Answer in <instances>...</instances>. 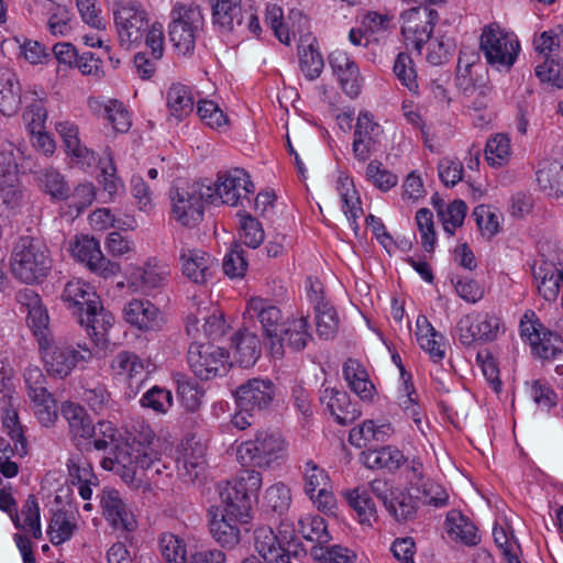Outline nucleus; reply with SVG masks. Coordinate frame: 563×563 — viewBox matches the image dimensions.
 Wrapping results in <instances>:
<instances>
[{"label":"nucleus","mask_w":563,"mask_h":563,"mask_svg":"<svg viewBox=\"0 0 563 563\" xmlns=\"http://www.w3.org/2000/svg\"><path fill=\"white\" fill-rule=\"evenodd\" d=\"M158 443L151 427L141 423L124 442L114 446L110 456L102 459L101 466L118 474L131 487L140 488L143 478L139 471L161 473Z\"/></svg>","instance_id":"nucleus-1"},{"label":"nucleus","mask_w":563,"mask_h":563,"mask_svg":"<svg viewBox=\"0 0 563 563\" xmlns=\"http://www.w3.org/2000/svg\"><path fill=\"white\" fill-rule=\"evenodd\" d=\"M52 261L44 243L32 236H21L12 251L13 275L26 284L40 282L51 271Z\"/></svg>","instance_id":"nucleus-2"},{"label":"nucleus","mask_w":563,"mask_h":563,"mask_svg":"<svg viewBox=\"0 0 563 563\" xmlns=\"http://www.w3.org/2000/svg\"><path fill=\"white\" fill-rule=\"evenodd\" d=\"M168 24L169 41L178 55H191L196 40L205 25V16L199 5L177 2L174 4Z\"/></svg>","instance_id":"nucleus-3"},{"label":"nucleus","mask_w":563,"mask_h":563,"mask_svg":"<svg viewBox=\"0 0 563 563\" xmlns=\"http://www.w3.org/2000/svg\"><path fill=\"white\" fill-rule=\"evenodd\" d=\"M169 198L173 219L194 228L202 221L205 202L213 198V191L200 181L178 183L170 189Z\"/></svg>","instance_id":"nucleus-4"},{"label":"nucleus","mask_w":563,"mask_h":563,"mask_svg":"<svg viewBox=\"0 0 563 563\" xmlns=\"http://www.w3.org/2000/svg\"><path fill=\"white\" fill-rule=\"evenodd\" d=\"M254 547L266 563H291L305 551L291 525L282 522L278 533L271 527H258L254 531Z\"/></svg>","instance_id":"nucleus-5"},{"label":"nucleus","mask_w":563,"mask_h":563,"mask_svg":"<svg viewBox=\"0 0 563 563\" xmlns=\"http://www.w3.org/2000/svg\"><path fill=\"white\" fill-rule=\"evenodd\" d=\"M286 451V442L280 434L262 430L238 446L236 456L242 465L272 470L280 465Z\"/></svg>","instance_id":"nucleus-6"},{"label":"nucleus","mask_w":563,"mask_h":563,"mask_svg":"<svg viewBox=\"0 0 563 563\" xmlns=\"http://www.w3.org/2000/svg\"><path fill=\"white\" fill-rule=\"evenodd\" d=\"M38 347L46 372L59 378L68 376L79 364L89 362L98 354L95 347L89 349L80 344L74 346L66 342H56L54 339Z\"/></svg>","instance_id":"nucleus-7"},{"label":"nucleus","mask_w":563,"mask_h":563,"mask_svg":"<svg viewBox=\"0 0 563 563\" xmlns=\"http://www.w3.org/2000/svg\"><path fill=\"white\" fill-rule=\"evenodd\" d=\"M118 40L130 49L140 45L148 31L150 20L144 7L136 1H118L113 7Z\"/></svg>","instance_id":"nucleus-8"},{"label":"nucleus","mask_w":563,"mask_h":563,"mask_svg":"<svg viewBox=\"0 0 563 563\" xmlns=\"http://www.w3.org/2000/svg\"><path fill=\"white\" fill-rule=\"evenodd\" d=\"M519 329L521 338L528 341L533 356L542 361H554L563 354L562 336L544 327L533 311L525 312Z\"/></svg>","instance_id":"nucleus-9"},{"label":"nucleus","mask_w":563,"mask_h":563,"mask_svg":"<svg viewBox=\"0 0 563 563\" xmlns=\"http://www.w3.org/2000/svg\"><path fill=\"white\" fill-rule=\"evenodd\" d=\"M246 313L261 323L265 344L272 356L282 358L284 356L282 331L286 322L280 309L269 299L253 297L247 302Z\"/></svg>","instance_id":"nucleus-10"},{"label":"nucleus","mask_w":563,"mask_h":563,"mask_svg":"<svg viewBox=\"0 0 563 563\" xmlns=\"http://www.w3.org/2000/svg\"><path fill=\"white\" fill-rule=\"evenodd\" d=\"M519 48L516 37L500 30L499 26L492 24L483 30L481 49L488 64L509 68L514 65Z\"/></svg>","instance_id":"nucleus-11"},{"label":"nucleus","mask_w":563,"mask_h":563,"mask_svg":"<svg viewBox=\"0 0 563 563\" xmlns=\"http://www.w3.org/2000/svg\"><path fill=\"white\" fill-rule=\"evenodd\" d=\"M228 357V352L219 346L194 342L188 347L187 362L197 377L208 380L225 372Z\"/></svg>","instance_id":"nucleus-12"},{"label":"nucleus","mask_w":563,"mask_h":563,"mask_svg":"<svg viewBox=\"0 0 563 563\" xmlns=\"http://www.w3.org/2000/svg\"><path fill=\"white\" fill-rule=\"evenodd\" d=\"M438 18V12L428 7H417L405 11L401 14V33L406 44L411 45L420 53L422 45L430 40Z\"/></svg>","instance_id":"nucleus-13"},{"label":"nucleus","mask_w":563,"mask_h":563,"mask_svg":"<svg viewBox=\"0 0 563 563\" xmlns=\"http://www.w3.org/2000/svg\"><path fill=\"white\" fill-rule=\"evenodd\" d=\"M233 395L236 406L242 411L261 412L273 404L276 387L271 379L251 378L241 384Z\"/></svg>","instance_id":"nucleus-14"},{"label":"nucleus","mask_w":563,"mask_h":563,"mask_svg":"<svg viewBox=\"0 0 563 563\" xmlns=\"http://www.w3.org/2000/svg\"><path fill=\"white\" fill-rule=\"evenodd\" d=\"M212 202L219 199L221 203L238 206L240 201L254 191V184L249 174L242 168H231L219 172L214 184Z\"/></svg>","instance_id":"nucleus-15"},{"label":"nucleus","mask_w":563,"mask_h":563,"mask_svg":"<svg viewBox=\"0 0 563 563\" xmlns=\"http://www.w3.org/2000/svg\"><path fill=\"white\" fill-rule=\"evenodd\" d=\"M71 255L93 273L108 278L120 272V265L108 260L100 250L99 241L88 235L77 236L70 244Z\"/></svg>","instance_id":"nucleus-16"},{"label":"nucleus","mask_w":563,"mask_h":563,"mask_svg":"<svg viewBox=\"0 0 563 563\" xmlns=\"http://www.w3.org/2000/svg\"><path fill=\"white\" fill-rule=\"evenodd\" d=\"M500 321L487 312H473L462 317L457 323L460 342L470 346L475 342L493 341L497 338Z\"/></svg>","instance_id":"nucleus-17"},{"label":"nucleus","mask_w":563,"mask_h":563,"mask_svg":"<svg viewBox=\"0 0 563 563\" xmlns=\"http://www.w3.org/2000/svg\"><path fill=\"white\" fill-rule=\"evenodd\" d=\"M16 300L26 311V324L35 336L38 346L46 345L53 339V334L49 328L48 312L40 295L33 289L24 288L16 294Z\"/></svg>","instance_id":"nucleus-18"},{"label":"nucleus","mask_w":563,"mask_h":563,"mask_svg":"<svg viewBox=\"0 0 563 563\" xmlns=\"http://www.w3.org/2000/svg\"><path fill=\"white\" fill-rule=\"evenodd\" d=\"M383 135L384 130L373 120V115L368 112H361L353 133L352 151L354 157L358 162L365 163L379 150Z\"/></svg>","instance_id":"nucleus-19"},{"label":"nucleus","mask_w":563,"mask_h":563,"mask_svg":"<svg viewBox=\"0 0 563 563\" xmlns=\"http://www.w3.org/2000/svg\"><path fill=\"white\" fill-rule=\"evenodd\" d=\"M194 305L196 310L187 318L188 334L195 335L199 331L198 323L201 320H203V332L208 338L217 339L225 334L228 327L220 309L213 307L208 300H198L197 297H194Z\"/></svg>","instance_id":"nucleus-20"},{"label":"nucleus","mask_w":563,"mask_h":563,"mask_svg":"<svg viewBox=\"0 0 563 563\" xmlns=\"http://www.w3.org/2000/svg\"><path fill=\"white\" fill-rule=\"evenodd\" d=\"M123 318L131 327L143 331H158L165 323L162 311L148 299L133 298L123 307Z\"/></svg>","instance_id":"nucleus-21"},{"label":"nucleus","mask_w":563,"mask_h":563,"mask_svg":"<svg viewBox=\"0 0 563 563\" xmlns=\"http://www.w3.org/2000/svg\"><path fill=\"white\" fill-rule=\"evenodd\" d=\"M179 260L183 275L198 285L207 284L218 266L216 258L207 252L185 245L180 249Z\"/></svg>","instance_id":"nucleus-22"},{"label":"nucleus","mask_w":563,"mask_h":563,"mask_svg":"<svg viewBox=\"0 0 563 563\" xmlns=\"http://www.w3.org/2000/svg\"><path fill=\"white\" fill-rule=\"evenodd\" d=\"M209 529L213 539L222 547L233 548L240 541V530L238 522H247V519L236 518L229 515L227 510L220 507L210 508Z\"/></svg>","instance_id":"nucleus-23"},{"label":"nucleus","mask_w":563,"mask_h":563,"mask_svg":"<svg viewBox=\"0 0 563 563\" xmlns=\"http://www.w3.org/2000/svg\"><path fill=\"white\" fill-rule=\"evenodd\" d=\"M100 504L103 515L114 528H121L126 531H133L136 528L134 515L122 500L118 490L112 488L103 489Z\"/></svg>","instance_id":"nucleus-24"},{"label":"nucleus","mask_w":563,"mask_h":563,"mask_svg":"<svg viewBox=\"0 0 563 563\" xmlns=\"http://www.w3.org/2000/svg\"><path fill=\"white\" fill-rule=\"evenodd\" d=\"M320 401L334 420L342 426L352 423L361 416L356 405L351 402L350 397L343 390L324 388L321 391Z\"/></svg>","instance_id":"nucleus-25"},{"label":"nucleus","mask_w":563,"mask_h":563,"mask_svg":"<svg viewBox=\"0 0 563 563\" xmlns=\"http://www.w3.org/2000/svg\"><path fill=\"white\" fill-rule=\"evenodd\" d=\"M62 299L76 316L85 310L95 311L99 307V297L93 287L81 279L68 282L65 285Z\"/></svg>","instance_id":"nucleus-26"},{"label":"nucleus","mask_w":563,"mask_h":563,"mask_svg":"<svg viewBox=\"0 0 563 563\" xmlns=\"http://www.w3.org/2000/svg\"><path fill=\"white\" fill-rule=\"evenodd\" d=\"M77 318L97 349L104 347L108 344L107 334L112 327L113 316L102 308L100 300L99 307L95 311L85 310Z\"/></svg>","instance_id":"nucleus-27"},{"label":"nucleus","mask_w":563,"mask_h":563,"mask_svg":"<svg viewBox=\"0 0 563 563\" xmlns=\"http://www.w3.org/2000/svg\"><path fill=\"white\" fill-rule=\"evenodd\" d=\"M67 470L70 483L78 486L80 497L89 500L92 496L91 487L99 484L91 463L82 454H73L67 461Z\"/></svg>","instance_id":"nucleus-28"},{"label":"nucleus","mask_w":563,"mask_h":563,"mask_svg":"<svg viewBox=\"0 0 563 563\" xmlns=\"http://www.w3.org/2000/svg\"><path fill=\"white\" fill-rule=\"evenodd\" d=\"M56 131L63 140L66 153L77 165L89 167L96 162L95 153L81 144L77 125L68 121L59 122L56 124Z\"/></svg>","instance_id":"nucleus-29"},{"label":"nucleus","mask_w":563,"mask_h":563,"mask_svg":"<svg viewBox=\"0 0 563 563\" xmlns=\"http://www.w3.org/2000/svg\"><path fill=\"white\" fill-rule=\"evenodd\" d=\"M219 496L223 504L222 510L236 518L249 519L252 509V499L243 492L235 479L219 485Z\"/></svg>","instance_id":"nucleus-30"},{"label":"nucleus","mask_w":563,"mask_h":563,"mask_svg":"<svg viewBox=\"0 0 563 563\" xmlns=\"http://www.w3.org/2000/svg\"><path fill=\"white\" fill-rule=\"evenodd\" d=\"M416 327V336L420 347L430 355L434 363H440L445 356L443 335L431 325L424 316L418 317Z\"/></svg>","instance_id":"nucleus-31"},{"label":"nucleus","mask_w":563,"mask_h":563,"mask_svg":"<svg viewBox=\"0 0 563 563\" xmlns=\"http://www.w3.org/2000/svg\"><path fill=\"white\" fill-rule=\"evenodd\" d=\"M393 433L394 429L389 423L375 424L373 420H366L350 431L349 441L356 448H366L387 441Z\"/></svg>","instance_id":"nucleus-32"},{"label":"nucleus","mask_w":563,"mask_h":563,"mask_svg":"<svg viewBox=\"0 0 563 563\" xmlns=\"http://www.w3.org/2000/svg\"><path fill=\"white\" fill-rule=\"evenodd\" d=\"M316 38L311 34L301 35L298 45L300 69L309 80L317 79L323 69L322 55L316 46Z\"/></svg>","instance_id":"nucleus-33"},{"label":"nucleus","mask_w":563,"mask_h":563,"mask_svg":"<svg viewBox=\"0 0 563 563\" xmlns=\"http://www.w3.org/2000/svg\"><path fill=\"white\" fill-rule=\"evenodd\" d=\"M349 506L355 511L361 525L372 527L377 521V510L369 493L363 487H355L342 493Z\"/></svg>","instance_id":"nucleus-34"},{"label":"nucleus","mask_w":563,"mask_h":563,"mask_svg":"<svg viewBox=\"0 0 563 563\" xmlns=\"http://www.w3.org/2000/svg\"><path fill=\"white\" fill-rule=\"evenodd\" d=\"M21 87L16 75L8 68H0V112L4 115L15 113L21 103Z\"/></svg>","instance_id":"nucleus-35"},{"label":"nucleus","mask_w":563,"mask_h":563,"mask_svg":"<svg viewBox=\"0 0 563 563\" xmlns=\"http://www.w3.org/2000/svg\"><path fill=\"white\" fill-rule=\"evenodd\" d=\"M533 276L539 294L548 301L555 300L563 284V272L551 263L542 262L533 266Z\"/></svg>","instance_id":"nucleus-36"},{"label":"nucleus","mask_w":563,"mask_h":563,"mask_svg":"<svg viewBox=\"0 0 563 563\" xmlns=\"http://www.w3.org/2000/svg\"><path fill=\"white\" fill-rule=\"evenodd\" d=\"M343 376L350 388L363 400H372L375 387L360 361L347 358L343 365Z\"/></svg>","instance_id":"nucleus-37"},{"label":"nucleus","mask_w":563,"mask_h":563,"mask_svg":"<svg viewBox=\"0 0 563 563\" xmlns=\"http://www.w3.org/2000/svg\"><path fill=\"white\" fill-rule=\"evenodd\" d=\"M211 8L213 23L220 30L230 32L242 24L241 0H211Z\"/></svg>","instance_id":"nucleus-38"},{"label":"nucleus","mask_w":563,"mask_h":563,"mask_svg":"<svg viewBox=\"0 0 563 563\" xmlns=\"http://www.w3.org/2000/svg\"><path fill=\"white\" fill-rule=\"evenodd\" d=\"M62 416L67 420L70 433L75 439H90L95 434V426L80 405L70 401L64 402Z\"/></svg>","instance_id":"nucleus-39"},{"label":"nucleus","mask_w":563,"mask_h":563,"mask_svg":"<svg viewBox=\"0 0 563 563\" xmlns=\"http://www.w3.org/2000/svg\"><path fill=\"white\" fill-rule=\"evenodd\" d=\"M309 323L307 317L288 319L282 331L284 346H288L295 352L303 350L312 339L308 331Z\"/></svg>","instance_id":"nucleus-40"},{"label":"nucleus","mask_w":563,"mask_h":563,"mask_svg":"<svg viewBox=\"0 0 563 563\" xmlns=\"http://www.w3.org/2000/svg\"><path fill=\"white\" fill-rule=\"evenodd\" d=\"M445 530L452 540L461 541L466 545H474L477 543L478 537L476 533V527L467 517L457 510H451L448 514L445 519Z\"/></svg>","instance_id":"nucleus-41"},{"label":"nucleus","mask_w":563,"mask_h":563,"mask_svg":"<svg viewBox=\"0 0 563 563\" xmlns=\"http://www.w3.org/2000/svg\"><path fill=\"white\" fill-rule=\"evenodd\" d=\"M5 161L7 168H0V190L2 191L3 202L11 208L16 207L22 197L23 192L18 187V166L10 156L2 157Z\"/></svg>","instance_id":"nucleus-42"},{"label":"nucleus","mask_w":563,"mask_h":563,"mask_svg":"<svg viewBox=\"0 0 563 563\" xmlns=\"http://www.w3.org/2000/svg\"><path fill=\"white\" fill-rule=\"evenodd\" d=\"M111 369L118 377L131 383L133 379L142 380L144 374L143 361L129 351L119 352L111 361Z\"/></svg>","instance_id":"nucleus-43"},{"label":"nucleus","mask_w":563,"mask_h":563,"mask_svg":"<svg viewBox=\"0 0 563 563\" xmlns=\"http://www.w3.org/2000/svg\"><path fill=\"white\" fill-rule=\"evenodd\" d=\"M167 107L170 115L177 120L190 114L194 110V97L190 89L183 84H173L166 93Z\"/></svg>","instance_id":"nucleus-44"},{"label":"nucleus","mask_w":563,"mask_h":563,"mask_svg":"<svg viewBox=\"0 0 563 563\" xmlns=\"http://www.w3.org/2000/svg\"><path fill=\"white\" fill-rule=\"evenodd\" d=\"M11 519L15 528L32 533L33 538L42 537L40 523V506L34 495H30L22 507L21 515L15 510Z\"/></svg>","instance_id":"nucleus-45"},{"label":"nucleus","mask_w":563,"mask_h":563,"mask_svg":"<svg viewBox=\"0 0 563 563\" xmlns=\"http://www.w3.org/2000/svg\"><path fill=\"white\" fill-rule=\"evenodd\" d=\"M233 357L243 367L255 364L261 354L260 340L251 332L239 334L233 340Z\"/></svg>","instance_id":"nucleus-46"},{"label":"nucleus","mask_w":563,"mask_h":563,"mask_svg":"<svg viewBox=\"0 0 563 563\" xmlns=\"http://www.w3.org/2000/svg\"><path fill=\"white\" fill-rule=\"evenodd\" d=\"M36 179L52 198L65 200L69 197L70 187L58 169L45 167L36 173Z\"/></svg>","instance_id":"nucleus-47"},{"label":"nucleus","mask_w":563,"mask_h":563,"mask_svg":"<svg viewBox=\"0 0 563 563\" xmlns=\"http://www.w3.org/2000/svg\"><path fill=\"white\" fill-rule=\"evenodd\" d=\"M169 274L170 271L167 265L147 264L144 267L134 268L129 280L133 285H142L146 289H154L163 286Z\"/></svg>","instance_id":"nucleus-48"},{"label":"nucleus","mask_w":563,"mask_h":563,"mask_svg":"<svg viewBox=\"0 0 563 563\" xmlns=\"http://www.w3.org/2000/svg\"><path fill=\"white\" fill-rule=\"evenodd\" d=\"M34 98L32 102H30L23 114L22 119L29 134L33 132L43 131L46 128V119H47V109L45 107V92L42 90L40 93L37 91L32 92Z\"/></svg>","instance_id":"nucleus-49"},{"label":"nucleus","mask_w":563,"mask_h":563,"mask_svg":"<svg viewBox=\"0 0 563 563\" xmlns=\"http://www.w3.org/2000/svg\"><path fill=\"white\" fill-rule=\"evenodd\" d=\"M409 492L417 501L435 507L446 505L449 498L446 492L439 484L426 478L419 484H411Z\"/></svg>","instance_id":"nucleus-50"},{"label":"nucleus","mask_w":563,"mask_h":563,"mask_svg":"<svg viewBox=\"0 0 563 563\" xmlns=\"http://www.w3.org/2000/svg\"><path fill=\"white\" fill-rule=\"evenodd\" d=\"M298 523L302 538L316 542V545L328 544L332 539L324 519L320 516H305L298 520Z\"/></svg>","instance_id":"nucleus-51"},{"label":"nucleus","mask_w":563,"mask_h":563,"mask_svg":"<svg viewBox=\"0 0 563 563\" xmlns=\"http://www.w3.org/2000/svg\"><path fill=\"white\" fill-rule=\"evenodd\" d=\"M159 550L166 563H187V548L180 537L165 532L159 538Z\"/></svg>","instance_id":"nucleus-52"},{"label":"nucleus","mask_w":563,"mask_h":563,"mask_svg":"<svg viewBox=\"0 0 563 563\" xmlns=\"http://www.w3.org/2000/svg\"><path fill=\"white\" fill-rule=\"evenodd\" d=\"M510 154V140L506 134L498 133L487 140L485 157L490 166L505 165L509 161Z\"/></svg>","instance_id":"nucleus-53"},{"label":"nucleus","mask_w":563,"mask_h":563,"mask_svg":"<svg viewBox=\"0 0 563 563\" xmlns=\"http://www.w3.org/2000/svg\"><path fill=\"white\" fill-rule=\"evenodd\" d=\"M310 554L319 563H354L356 560L353 551L341 545H313Z\"/></svg>","instance_id":"nucleus-54"},{"label":"nucleus","mask_w":563,"mask_h":563,"mask_svg":"<svg viewBox=\"0 0 563 563\" xmlns=\"http://www.w3.org/2000/svg\"><path fill=\"white\" fill-rule=\"evenodd\" d=\"M437 208L444 231L450 235L454 234L455 230L463 224L467 211L466 203L463 200H454L449 206L437 205Z\"/></svg>","instance_id":"nucleus-55"},{"label":"nucleus","mask_w":563,"mask_h":563,"mask_svg":"<svg viewBox=\"0 0 563 563\" xmlns=\"http://www.w3.org/2000/svg\"><path fill=\"white\" fill-rule=\"evenodd\" d=\"M314 312L318 335L324 340L333 338L339 328V318L333 306L318 301Z\"/></svg>","instance_id":"nucleus-56"},{"label":"nucleus","mask_w":563,"mask_h":563,"mask_svg":"<svg viewBox=\"0 0 563 563\" xmlns=\"http://www.w3.org/2000/svg\"><path fill=\"white\" fill-rule=\"evenodd\" d=\"M101 114L109 121L113 130L125 133L131 128V118L122 102L110 99L100 104Z\"/></svg>","instance_id":"nucleus-57"},{"label":"nucleus","mask_w":563,"mask_h":563,"mask_svg":"<svg viewBox=\"0 0 563 563\" xmlns=\"http://www.w3.org/2000/svg\"><path fill=\"white\" fill-rule=\"evenodd\" d=\"M342 200V210L352 224L363 214L360 198L352 183L346 178L338 187Z\"/></svg>","instance_id":"nucleus-58"},{"label":"nucleus","mask_w":563,"mask_h":563,"mask_svg":"<svg viewBox=\"0 0 563 563\" xmlns=\"http://www.w3.org/2000/svg\"><path fill=\"white\" fill-rule=\"evenodd\" d=\"M71 13L62 4L53 3L48 10L47 27L54 36H66L71 31Z\"/></svg>","instance_id":"nucleus-59"},{"label":"nucleus","mask_w":563,"mask_h":563,"mask_svg":"<svg viewBox=\"0 0 563 563\" xmlns=\"http://www.w3.org/2000/svg\"><path fill=\"white\" fill-rule=\"evenodd\" d=\"M264 503L267 508L279 515L286 512L291 504V493L284 483H276L268 487L265 493Z\"/></svg>","instance_id":"nucleus-60"},{"label":"nucleus","mask_w":563,"mask_h":563,"mask_svg":"<svg viewBox=\"0 0 563 563\" xmlns=\"http://www.w3.org/2000/svg\"><path fill=\"white\" fill-rule=\"evenodd\" d=\"M76 525L69 520L66 512L57 511L53 515L47 533L54 545L62 544L69 540L74 533Z\"/></svg>","instance_id":"nucleus-61"},{"label":"nucleus","mask_w":563,"mask_h":563,"mask_svg":"<svg viewBox=\"0 0 563 563\" xmlns=\"http://www.w3.org/2000/svg\"><path fill=\"white\" fill-rule=\"evenodd\" d=\"M394 74L409 91L418 89L417 73L412 58L406 53H399L395 64Z\"/></svg>","instance_id":"nucleus-62"},{"label":"nucleus","mask_w":563,"mask_h":563,"mask_svg":"<svg viewBox=\"0 0 563 563\" xmlns=\"http://www.w3.org/2000/svg\"><path fill=\"white\" fill-rule=\"evenodd\" d=\"M240 238L249 247L256 249L264 241L265 234L262 224L250 214H243L240 219Z\"/></svg>","instance_id":"nucleus-63"},{"label":"nucleus","mask_w":563,"mask_h":563,"mask_svg":"<svg viewBox=\"0 0 563 563\" xmlns=\"http://www.w3.org/2000/svg\"><path fill=\"white\" fill-rule=\"evenodd\" d=\"M366 178L376 188L387 191L397 185L398 178L391 172L385 169L379 161H371L366 167Z\"/></svg>","instance_id":"nucleus-64"}]
</instances>
